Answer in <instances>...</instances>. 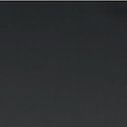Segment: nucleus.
Returning <instances> with one entry per match:
<instances>
[{
	"mask_svg": "<svg viewBox=\"0 0 127 127\" xmlns=\"http://www.w3.org/2000/svg\"><path fill=\"white\" fill-rule=\"evenodd\" d=\"M125 1H127V0H126Z\"/></svg>",
	"mask_w": 127,
	"mask_h": 127,
	"instance_id": "1",
	"label": "nucleus"
}]
</instances>
